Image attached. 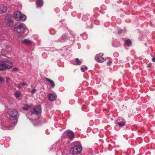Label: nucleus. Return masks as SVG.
Here are the masks:
<instances>
[{"instance_id": "obj_1", "label": "nucleus", "mask_w": 155, "mask_h": 155, "mask_svg": "<svg viewBox=\"0 0 155 155\" xmlns=\"http://www.w3.org/2000/svg\"><path fill=\"white\" fill-rule=\"evenodd\" d=\"M27 28L23 24L18 22L14 27V31L20 34L24 33Z\"/></svg>"}, {"instance_id": "obj_12", "label": "nucleus", "mask_w": 155, "mask_h": 155, "mask_svg": "<svg viewBox=\"0 0 155 155\" xmlns=\"http://www.w3.org/2000/svg\"><path fill=\"white\" fill-rule=\"evenodd\" d=\"M45 79L50 84L51 87L53 88L54 87L55 84L53 81L47 78H45Z\"/></svg>"}, {"instance_id": "obj_32", "label": "nucleus", "mask_w": 155, "mask_h": 155, "mask_svg": "<svg viewBox=\"0 0 155 155\" xmlns=\"http://www.w3.org/2000/svg\"><path fill=\"white\" fill-rule=\"evenodd\" d=\"M85 70H87V67H85Z\"/></svg>"}, {"instance_id": "obj_10", "label": "nucleus", "mask_w": 155, "mask_h": 155, "mask_svg": "<svg viewBox=\"0 0 155 155\" xmlns=\"http://www.w3.org/2000/svg\"><path fill=\"white\" fill-rule=\"evenodd\" d=\"M67 135L71 140H73L74 138V133L71 130L67 131Z\"/></svg>"}, {"instance_id": "obj_33", "label": "nucleus", "mask_w": 155, "mask_h": 155, "mask_svg": "<svg viewBox=\"0 0 155 155\" xmlns=\"http://www.w3.org/2000/svg\"><path fill=\"white\" fill-rule=\"evenodd\" d=\"M22 36L21 35H20V36H18V38H20V37H22Z\"/></svg>"}, {"instance_id": "obj_21", "label": "nucleus", "mask_w": 155, "mask_h": 155, "mask_svg": "<svg viewBox=\"0 0 155 155\" xmlns=\"http://www.w3.org/2000/svg\"><path fill=\"white\" fill-rule=\"evenodd\" d=\"M67 38V35L66 34H63L62 36V38L64 39V40H65L66 39V38Z\"/></svg>"}, {"instance_id": "obj_3", "label": "nucleus", "mask_w": 155, "mask_h": 155, "mask_svg": "<svg viewBox=\"0 0 155 155\" xmlns=\"http://www.w3.org/2000/svg\"><path fill=\"white\" fill-rule=\"evenodd\" d=\"M9 116L12 118L14 119L12 120V123L14 125H16L17 123V116L18 114L17 111L14 109H11L8 110V111Z\"/></svg>"}, {"instance_id": "obj_18", "label": "nucleus", "mask_w": 155, "mask_h": 155, "mask_svg": "<svg viewBox=\"0 0 155 155\" xmlns=\"http://www.w3.org/2000/svg\"><path fill=\"white\" fill-rule=\"evenodd\" d=\"M30 108V106L28 105H24L23 107V110H27Z\"/></svg>"}, {"instance_id": "obj_31", "label": "nucleus", "mask_w": 155, "mask_h": 155, "mask_svg": "<svg viewBox=\"0 0 155 155\" xmlns=\"http://www.w3.org/2000/svg\"><path fill=\"white\" fill-rule=\"evenodd\" d=\"M152 60L153 61L155 62V58H153L152 59Z\"/></svg>"}, {"instance_id": "obj_9", "label": "nucleus", "mask_w": 155, "mask_h": 155, "mask_svg": "<svg viewBox=\"0 0 155 155\" xmlns=\"http://www.w3.org/2000/svg\"><path fill=\"white\" fill-rule=\"evenodd\" d=\"M48 97L50 101H53L56 99L57 96L55 93H49L48 95Z\"/></svg>"}, {"instance_id": "obj_5", "label": "nucleus", "mask_w": 155, "mask_h": 155, "mask_svg": "<svg viewBox=\"0 0 155 155\" xmlns=\"http://www.w3.org/2000/svg\"><path fill=\"white\" fill-rule=\"evenodd\" d=\"M82 150L81 146L79 145H76L71 148L70 151L73 154H77L80 153Z\"/></svg>"}, {"instance_id": "obj_19", "label": "nucleus", "mask_w": 155, "mask_h": 155, "mask_svg": "<svg viewBox=\"0 0 155 155\" xmlns=\"http://www.w3.org/2000/svg\"><path fill=\"white\" fill-rule=\"evenodd\" d=\"M75 61L76 62L77 65H80L81 63V61H80L78 58H76L75 59Z\"/></svg>"}, {"instance_id": "obj_24", "label": "nucleus", "mask_w": 155, "mask_h": 155, "mask_svg": "<svg viewBox=\"0 0 155 155\" xmlns=\"http://www.w3.org/2000/svg\"><path fill=\"white\" fill-rule=\"evenodd\" d=\"M12 70L14 71H18V69L17 68H14L12 69Z\"/></svg>"}, {"instance_id": "obj_4", "label": "nucleus", "mask_w": 155, "mask_h": 155, "mask_svg": "<svg viewBox=\"0 0 155 155\" xmlns=\"http://www.w3.org/2000/svg\"><path fill=\"white\" fill-rule=\"evenodd\" d=\"M14 17L17 21L21 20L25 21L26 18V17L24 14H22L20 12L16 11L14 14Z\"/></svg>"}, {"instance_id": "obj_11", "label": "nucleus", "mask_w": 155, "mask_h": 155, "mask_svg": "<svg viewBox=\"0 0 155 155\" xmlns=\"http://www.w3.org/2000/svg\"><path fill=\"white\" fill-rule=\"evenodd\" d=\"M7 7L5 6L2 5L0 7V14L5 12L7 10Z\"/></svg>"}, {"instance_id": "obj_15", "label": "nucleus", "mask_w": 155, "mask_h": 155, "mask_svg": "<svg viewBox=\"0 0 155 155\" xmlns=\"http://www.w3.org/2000/svg\"><path fill=\"white\" fill-rule=\"evenodd\" d=\"M117 124L120 127H123L125 124V121L124 120L118 122L117 123Z\"/></svg>"}, {"instance_id": "obj_7", "label": "nucleus", "mask_w": 155, "mask_h": 155, "mask_svg": "<svg viewBox=\"0 0 155 155\" xmlns=\"http://www.w3.org/2000/svg\"><path fill=\"white\" fill-rule=\"evenodd\" d=\"M31 112L33 114H41V106L40 105H38L31 110Z\"/></svg>"}, {"instance_id": "obj_2", "label": "nucleus", "mask_w": 155, "mask_h": 155, "mask_svg": "<svg viewBox=\"0 0 155 155\" xmlns=\"http://www.w3.org/2000/svg\"><path fill=\"white\" fill-rule=\"evenodd\" d=\"M13 66L12 63L9 61H0V71H2L11 68Z\"/></svg>"}, {"instance_id": "obj_22", "label": "nucleus", "mask_w": 155, "mask_h": 155, "mask_svg": "<svg viewBox=\"0 0 155 155\" xmlns=\"http://www.w3.org/2000/svg\"><path fill=\"white\" fill-rule=\"evenodd\" d=\"M4 81V78L2 77H0V83Z\"/></svg>"}, {"instance_id": "obj_20", "label": "nucleus", "mask_w": 155, "mask_h": 155, "mask_svg": "<svg viewBox=\"0 0 155 155\" xmlns=\"http://www.w3.org/2000/svg\"><path fill=\"white\" fill-rule=\"evenodd\" d=\"M13 128H14V126H10L6 128V129L7 130H10L13 129Z\"/></svg>"}, {"instance_id": "obj_6", "label": "nucleus", "mask_w": 155, "mask_h": 155, "mask_svg": "<svg viewBox=\"0 0 155 155\" xmlns=\"http://www.w3.org/2000/svg\"><path fill=\"white\" fill-rule=\"evenodd\" d=\"M4 22L7 25L9 26H12L13 25V21L10 15H7L6 16L4 19Z\"/></svg>"}, {"instance_id": "obj_27", "label": "nucleus", "mask_w": 155, "mask_h": 155, "mask_svg": "<svg viewBox=\"0 0 155 155\" xmlns=\"http://www.w3.org/2000/svg\"><path fill=\"white\" fill-rule=\"evenodd\" d=\"M122 31L121 29H119L118 31V34H120L122 32Z\"/></svg>"}, {"instance_id": "obj_23", "label": "nucleus", "mask_w": 155, "mask_h": 155, "mask_svg": "<svg viewBox=\"0 0 155 155\" xmlns=\"http://www.w3.org/2000/svg\"><path fill=\"white\" fill-rule=\"evenodd\" d=\"M36 89H33L31 91V93L32 94H34L36 91Z\"/></svg>"}, {"instance_id": "obj_13", "label": "nucleus", "mask_w": 155, "mask_h": 155, "mask_svg": "<svg viewBox=\"0 0 155 155\" xmlns=\"http://www.w3.org/2000/svg\"><path fill=\"white\" fill-rule=\"evenodd\" d=\"M37 7H41L43 5V2L42 0H38L36 3Z\"/></svg>"}, {"instance_id": "obj_16", "label": "nucleus", "mask_w": 155, "mask_h": 155, "mask_svg": "<svg viewBox=\"0 0 155 155\" xmlns=\"http://www.w3.org/2000/svg\"><path fill=\"white\" fill-rule=\"evenodd\" d=\"M14 95L17 98H19L21 96V92L17 91L15 93Z\"/></svg>"}, {"instance_id": "obj_28", "label": "nucleus", "mask_w": 155, "mask_h": 155, "mask_svg": "<svg viewBox=\"0 0 155 155\" xmlns=\"http://www.w3.org/2000/svg\"><path fill=\"white\" fill-rule=\"evenodd\" d=\"M111 62L110 61H108L107 62V65H110L111 64Z\"/></svg>"}, {"instance_id": "obj_29", "label": "nucleus", "mask_w": 155, "mask_h": 155, "mask_svg": "<svg viewBox=\"0 0 155 155\" xmlns=\"http://www.w3.org/2000/svg\"><path fill=\"white\" fill-rule=\"evenodd\" d=\"M22 85H23V86H24V85H26L27 86H28V84H26L25 83H21V84Z\"/></svg>"}, {"instance_id": "obj_14", "label": "nucleus", "mask_w": 155, "mask_h": 155, "mask_svg": "<svg viewBox=\"0 0 155 155\" xmlns=\"http://www.w3.org/2000/svg\"><path fill=\"white\" fill-rule=\"evenodd\" d=\"M22 43L27 45H29L31 44L32 42L31 41L25 39L22 41Z\"/></svg>"}, {"instance_id": "obj_34", "label": "nucleus", "mask_w": 155, "mask_h": 155, "mask_svg": "<svg viewBox=\"0 0 155 155\" xmlns=\"http://www.w3.org/2000/svg\"><path fill=\"white\" fill-rule=\"evenodd\" d=\"M68 155H71V154H68Z\"/></svg>"}, {"instance_id": "obj_26", "label": "nucleus", "mask_w": 155, "mask_h": 155, "mask_svg": "<svg viewBox=\"0 0 155 155\" xmlns=\"http://www.w3.org/2000/svg\"><path fill=\"white\" fill-rule=\"evenodd\" d=\"M21 83H20L19 84H18L17 85V87L19 88H21Z\"/></svg>"}, {"instance_id": "obj_30", "label": "nucleus", "mask_w": 155, "mask_h": 155, "mask_svg": "<svg viewBox=\"0 0 155 155\" xmlns=\"http://www.w3.org/2000/svg\"><path fill=\"white\" fill-rule=\"evenodd\" d=\"M81 69L83 72H84L85 71L83 68H82V67L81 68Z\"/></svg>"}, {"instance_id": "obj_25", "label": "nucleus", "mask_w": 155, "mask_h": 155, "mask_svg": "<svg viewBox=\"0 0 155 155\" xmlns=\"http://www.w3.org/2000/svg\"><path fill=\"white\" fill-rule=\"evenodd\" d=\"M6 80L7 82L8 83L9 82L11 81V79L9 78H8V77H7L6 78Z\"/></svg>"}, {"instance_id": "obj_8", "label": "nucleus", "mask_w": 155, "mask_h": 155, "mask_svg": "<svg viewBox=\"0 0 155 155\" xmlns=\"http://www.w3.org/2000/svg\"><path fill=\"white\" fill-rule=\"evenodd\" d=\"M103 54L100 53L97 54L95 57V60L97 61L100 62H103L105 61L106 59L103 57Z\"/></svg>"}, {"instance_id": "obj_17", "label": "nucleus", "mask_w": 155, "mask_h": 155, "mask_svg": "<svg viewBox=\"0 0 155 155\" xmlns=\"http://www.w3.org/2000/svg\"><path fill=\"white\" fill-rule=\"evenodd\" d=\"M126 44L129 46H130L131 44V41L130 40L128 39L125 41Z\"/></svg>"}]
</instances>
